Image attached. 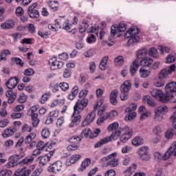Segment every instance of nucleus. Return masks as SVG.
Returning <instances> with one entry per match:
<instances>
[{"mask_svg": "<svg viewBox=\"0 0 176 176\" xmlns=\"http://www.w3.org/2000/svg\"><path fill=\"white\" fill-rule=\"evenodd\" d=\"M168 108L166 105H161L157 107L154 110L155 113V120L157 122H162L163 120V116L165 113H167Z\"/></svg>", "mask_w": 176, "mask_h": 176, "instance_id": "0eeeda50", "label": "nucleus"}, {"mask_svg": "<svg viewBox=\"0 0 176 176\" xmlns=\"http://www.w3.org/2000/svg\"><path fill=\"white\" fill-rule=\"evenodd\" d=\"M14 133H16V130H13L11 129H6V130H4V131L2 133V137H3V138H8L12 135H13V134H14Z\"/></svg>", "mask_w": 176, "mask_h": 176, "instance_id": "7c9ffc66", "label": "nucleus"}, {"mask_svg": "<svg viewBox=\"0 0 176 176\" xmlns=\"http://www.w3.org/2000/svg\"><path fill=\"white\" fill-rule=\"evenodd\" d=\"M170 122L172 123V127L176 129V116L175 114L170 117Z\"/></svg>", "mask_w": 176, "mask_h": 176, "instance_id": "338daca9", "label": "nucleus"}, {"mask_svg": "<svg viewBox=\"0 0 176 176\" xmlns=\"http://www.w3.org/2000/svg\"><path fill=\"white\" fill-rule=\"evenodd\" d=\"M107 118H116V116H118V111L116 110H113L111 111V113H106Z\"/></svg>", "mask_w": 176, "mask_h": 176, "instance_id": "13d9d810", "label": "nucleus"}, {"mask_svg": "<svg viewBox=\"0 0 176 176\" xmlns=\"http://www.w3.org/2000/svg\"><path fill=\"white\" fill-rule=\"evenodd\" d=\"M16 24V22L13 19H8L4 23L1 24L2 30H12Z\"/></svg>", "mask_w": 176, "mask_h": 176, "instance_id": "6ab92c4d", "label": "nucleus"}, {"mask_svg": "<svg viewBox=\"0 0 176 176\" xmlns=\"http://www.w3.org/2000/svg\"><path fill=\"white\" fill-rule=\"evenodd\" d=\"M153 63V59L151 58H149L148 56H146V58H144L140 61L135 60L130 67V72L131 76H134V74L138 71V68H140V65H142L143 67H149L152 63Z\"/></svg>", "mask_w": 176, "mask_h": 176, "instance_id": "f03ea898", "label": "nucleus"}, {"mask_svg": "<svg viewBox=\"0 0 176 176\" xmlns=\"http://www.w3.org/2000/svg\"><path fill=\"white\" fill-rule=\"evenodd\" d=\"M78 91H79V87L78 86H74L68 96L69 100H74L76 96H78Z\"/></svg>", "mask_w": 176, "mask_h": 176, "instance_id": "bb28decb", "label": "nucleus"}, {"mask_svg": "<svg viewBox=\"0 0 176 176\" xmlns=\"http://www.w3.org/2000/svg\"><path fill=\"white\" fill-rule=\"evenodd\" d=\"M152 97L158 98L161 102H168L170 101V97L163 94V92L160 89H153L150 91Z\"/></svg>", "mask_w": 176, "mask_h": 176, "instance_id": "423d86ee", "label": "nucleus"}, {"mask_svg": "<svg viewBox=\"0 0 176 176\" xmlns=\"http://www.w3.org/2000/svg\"><path fill=\"white\" fill-rule=\"evenodd\" d=\"M59 87L63 91H67V90H68V89H69V85H68V83L63 82H60L59 84Z\"/></svg>", "mask_w": 176, "mask_h": 176, "instance_id": "603ef678", "label": "nucleus"}, {"mask_svg": "<svg viewBox=\"0 0 176 176\" xmlns=\"http://www.w3.org/2000/svg\"><path fill=\"white\" fill-rule=\"evenodd\" d=\"M124 61V58L122 56H117L114 59V63L116 65H118V67H121V65H123Z\"/></svg>", "mask_w": 176, "mask_h": 176, "instance_id": "4c0bfd02", "label": "nucleus"}, {"mask_svg": "<svg viewBox=\"0 0 176 176\" xmlns=\"http://www.w3.org/2000/svg\"><path fill=\"white\" fill-rule=\"evenodd\" d=\"M80 137L82 138H91V129L90 128H86L80 134Z\"/></svg>", "mask_w": 176, "mask_h": 176, "instance_id": "a878e982", "label": "nucleus"}, {"mask_svg": "<svg viewBox=\"0 0 176 176\" xmlns=\"http://www.w3.org/2000/svg\"><path fill=\"white\" fill-rule=\"evenodd\" d=\"M15 14L16 16H21L24 14V10L21 7H17L15 10Z\"/></svg>", "mask_w": 176, "mask_h": 176, "instance_id": "69168bd1", "label": "nucleus"}, {"mask_svg": "<svg viewBox=\"0 0 176 176\" xmlns=\"http://www.w3.org/2000/svg\"><path fill=\"white\" fill-rule=\"evenodd\" d=\"M118 127L119 123L113 122L107 126V131H113V130H116V129H118Z\"/></svg>", "mask_w": 176, "mask_h": 176, "instance_id": "a19ab883", "label": "nucleus"}, {"mask_svg": "<svg viewBox=\"0 0 176 176\" xmlns=\"http://www.w3.org/2000/svg\"><path fill=\"white\" fill-rule=\"evenodd\" d=\"M38 6V3L32 4L28 9V14L31 19H38L39 11L35 10V8Z\"/></svg>", "mask_w": 176, "mask_h": 176, "instance_id": "ddd939ff", "label": "nucleus"}, {"mask_svg": "<svg viewBox=\"0 0 176 176\" xmlns=\"http://www.w3.org/2000/svg\"><path fill=\"white\" fill-rule=\"evenodd\" d=\"M118 94H119L118 89L111 91L110 94V103L112 105H116L118 104Z\"/></svg>", "mask_w": 176, "mask_h": 176, "instance_id": "4be33fe9", "label": "nucleus"}, {"mask_svg": "<svg viewBox=\"0 0 176 176\" xmlns=\"http://www.w3.org/2000/svg\"><path fill=\"white\" fill-rule=\"evenodd\" d=\"M86 41L87 43H94V42L97 41V38H96V36L94 34H91L87 36Z\"/></svg>", "mask_w": 176, "mask_h": 176, "instance_id": "37998d69", "label": "nucleus"}, {"mask_svg": "<svg viewBox=\"0 0 176 176\" xmlns=\"http://www.w3.org/2000/svg\"><path fill=\"white\" fill-rule=\"evenodd\" d=\"M116 172H115L114 170H109L106 172L104 174V176H116Z\"/></svg>", "mask_w": 176, "mask_h": 176, "instance_id": "774afa93", "label": "nucleus"}, {"mask_svg": "<svg viewBox=\"0 0 176 176\" xmlns=\"http://www.w3.org/2000/svg\"><path fill=\"white\" fill-rule=\"evenodd\" d=\"M28 31L30 34H34L35 32V25L32 23H29L28 25Z\"/></svg>", "mask_w": 176, "mask_h": 176, "instance_id": "680f3d73", "label": "nucleus"}, {"mask_svg": "<svg viewBox=\"0 0 176 176\" xmlns=\"http://www.w3.org/2000/svg\"><path fill=\"white\" fill-rule=\"evenodd\" d=\"M41 135L43 138H49V136L50 135V131H49V129H44L41 131Z\"/></svg>", "mask_w": 176, "mask_h": 176, "instance_id": "6e6d98bb", "label": "nucleus"}, {"mask_svg": "<svg viewBox=\"0 0 176 176\" xmlns=\"http://www.w3.org/2000/svg\"><path fill=\"white\" fill-rule=\"evenodd\" d=\"M12 175L10 170H2L0 171V176H10Z\"/></svg>", "mask_w": 176, "mask_h": 176, "instance_id": "052dcab7", "label": "nucleus"}, {"mask_svg": "<svg viewBox=\"0 0 176 176\" xmlns=\"http://www.w3.org/2000/svg\"><path fill=\"white\" fill-rule=\"evenodd\" d=\"M72 75V70L69 68H66L63 71V76L65 79H69Z\"/></svg>", "mask_w": 176, "mask_h": 176, "instance_id": "58836bf2", "label": "nucleus"}, {"mask_svg": "<svg viewBox=\"0 0 176 176\" xmlns=\"http://www.w3.org/2000/svg\"><path fill=\"white\" fill-rule=\"evenodd\" d=\"M174 71H175V65L174 64L170 66L169 69H162L158 74L160 81H157L155 83V87H162V86H164V84L166 83V80H164V79L167 78V75H168V74H171V72H174Z\"/></svg>", "mask_w": 176, "mask_h": 176, "instance_id": "7ed1b4c3", "label": "nucleus"}, {"mask_svg": "<svg viewBox=\"0 0 176 176\" xmlns=\"http://www.w3.org/2000/svg\"><path fill=\"white\" fill-rule=\"evenodd\" d=\"M36 137V133H30L25 140H23L25 144H30L27 148L28 149H32V148H34V146H36V141H32L34 138Z\"/></svg>", "mask_w": 176, "mask_h": 176, "instance_id": "9d476101", "label": "nucleus"}, {"mask_svg": "<svg viewBox=\"0 0 176 176\" xmlns=\"http://www.w3.org/2000/svg\"><path fill=\"white\" fill-rule=\"evenodd\" d=\"M19 83V78L17 77H11L6 82V85L8 89H14L16 86H17Z\"/></svg>", "mask_w": 176, "mask_h": 176, "instance_id": "a211bd4d", "label": "nucleus"}, {"mask_svg": "<svg viewBox=\"0 0 176 176\" xmlns=\"http://www.w3.org/2000/svg\"><path fill=\"white\" fill-rule=\"evenodd\" d=\"M39 160L40 164H42V166H45L47 162H50V160L49 159L48 156L47 155L44 156H40L38 157Z\"/></svg>", "mask_w": 176, "mask_h": 176, "instance_id": "e433bc0d", "label": "nucleus"}, {"mask_svg": "<svg viewBox=\"0 0 176 176\" xmlns=\"http://www.w3.org/2000/svg\"><path fill=\"white\" fill-rule=\"evenodd\" d=\"M80 141H82V138H80V136H76V135L72 136L68 140V142H69L70 144H74L75 145H78V144H79Z\"/></svg>", "mask_w": 176, "mask_h": 176, "instance_id": "2f4dec72", "label": "nucleus"}, {"mask_svg": "<svg viewBox=\"0 0 176 176\" xmlns=\"http://www.w3.org/2000/svg\"><path fill=\"white\" fill-rule=\"evenodd\" d=\"M118 33H119V31L118 30V28L115 25L111 26V32H110V35L111 38H113V36H115V35H116V34Z\"/></svg>", "mask_w": 176, "mask_h": 176, "instance_id": "864d4df0", "label": "nucleus"}, {"mask_svg": "<svg viewBox=\"0 0 176 176\" xmlns=\"http://www.w3.org/2000/svg\"><path fill=\"white\" fill-rule=\"evenodd\" d=\"M55 3L58 5V2L50 1H48L47 5L52 9V10H57V6H54Z\"/></svg>", "mask_w": 176, "mask_h": 176, "instance_id": "4d7b16f0", "label": "nucleus"}, {"mask_svg": "<svg viewBox=\"0 0 176 176\" xmlns=\"http://www.w3.org/2000/svg\"><path fill=\"white\" fill-rule=\"evenodd\" d=\"M12 60H14L15 64L16 65H19V67H23L24 66V62H23V60L19 57L12 58Z\"/></svg>", "mask_w": 176, "mask_h": 176, "instance_id": "de8ad7c7", "label": "nucleus"}, {"mask_svg": "<svg viewBox=\"0 0 176 176\" xmlns=\"http://www.w3.org/2000/svg\"><path fill=\"white\" fill-rule=\"evenodd\" d=\"M112 138H113V137H111L110 135L109 137H105L101 139L99 142L94 144V148H100V146H102V145L108 144V142H110V141H111Z\"/></svg>", "mask_w": 176, "mask_h": 176, "instance_id": "393cba45", "label": "nucleus"}, {"mask_svg": "<svg viewBox=\"0 0 176 176\" xmlns=\"http://www.w3.org/2000/svg\"><path fill=\"white\" fill-rule=\"evenodd\" d=\"M88 94H89V91L86 89H83L80 91V92L79 93L78 97L79 98H85Z\"/></svg>", "mask_w": 176, "mask_h": 176, "instance_id": "0e129e2a", "label": "nucleus"}, {"mask_svg": "<svg viewBox=\"0 0 176 176\" xmlns=\"http://www.w3.org/2000/svg\"><path fill=\"white\" fill-rule=\"evenodd\" d=\"M32 162H34V157L24 158L19 162V164H28V163H32Z\"/></svg>", "mask_w": 176, "mask_h": 176, "instance_id": "09e8293b", "label": "nucleus"}, {"mask_svg": "<svg viewBox=\"0 0 176 176\" xmlns=\"http://www.w3.org/2000/svg\"><path fill=\"white\" fill-rule=\"evenodd\" d=\"M50 97V92H47L44 94L41 97V100H40L41 104H45V102L47 101Z\"/></svg>", "mask_w": 176, "mask_h": 176, "instance_id": "a18cd8bd", "label": "nucleus"}, {"mask_svg": "<svg viewBox=\"0 0 176 176\" xmlns=\"http://www.w3.org/2000/svg\"><path fill=\"white\" fill-rule=\"evenodd\" d=\"M144 144V139L140 136L135 137L132 140V144L135 146H140V145H142Z\"/></svg>", "mask_w": 176, "mask_h": 176, "instance_id": "473e14b6", "label": "nucleus"}, {"mask_svg": "<svg viewBox=\"0 0 176 176\" xmlns=\"http://www.w3.org/2000/svg\"><path fill=\"white\" fill-rule=\"evenodd\" d=\"M25 101H27V96H25V94H21L18 98V102H19L20 104H24Z\"/></svg>", "mask_w": 176, "mask_h": 176, "instance_id": "5fc2aeb1", "label": "nucleus"}, {"mask_svg": "<svg viewBox=\"0 0 176 176\" xmlns=\"http://www.w3.org/2000/svg\"><path fill=\"white\" fill-rule=\"evenodd\" d=\"M78 113H73L74 118L72 120L71 123L69 125V127H74V126H77L80 123V120H82V116L80 115H78Z\"/></svg>", "mask_w": 176, "mask_h": 176, "instance_id": "5701e85b", "label": "nucleus"}, {"mask_svg": "<svg viewBox=\"0 0 176 176\" xmlns=\"http://www.w3.org/2000/svg\"><path fill=\"white\" fill-rule=\"evenodd\" d=\"M137 116V113L134 111L128 112V116L125 117V120H133Z\"/></svg>", "mask_w": 176, "mask_h": 176, "instance_id": "49530a36", "label": "nucleus"}, {"mask_svg": "<svg viewBox=\"0 0 176 176\" xmlns=\"http://www.w3.org/2000/svg\"><path fill=\"white\" fill-rule=\"evenodd\" d=\"M36 145V148H42V146H45V148H44V151H49L48 149H52V148H53V146H56V142H52L51 143H45L42 142V141H40L38 142Z\"/></svg>", "mask_w": 176, "mask_h": 176, "instance_id": "412c9836", "label": "nucleus"}, {"mask_svg": "<svg viewBox=\"0 0 176 176\" xmlns=\"http://www.w3.org/2000/svg\"><path fill=\"white\" fill-rule=\"evenodd\" d=\"M148 53V52L146 51V49H142V50H139L137 52H136V56H137V58L138 60H142L143 58H146V54Z\"/></svg>", "mask_w": 176, "mask_h": 176, "instance_id": "c85d7f7f", "label": "nucleus"}, {"mask_svg": "<svg viewBox=\"0 0 176 176\" xmlns=\"http://www.w3.org/2000/svg\"><path fill=\"white\" fill-rule=\"evenodd\" d=\"M131 89V82L130 80H126L120 85V98L122 101H126L129 100V91Z\"/></svg>", "mask_w": 176, "mask_h": 176, "instance_id": "39448f33", "label": "nucleus"}, {"mask_svg": "<svg viewBox=\"0 0 176 176\" xmlns=\"http://www.w3.org/2000/svg\"><path fill=\"white\" fill-rule=\"evenodd\" d=\"M22 131L23 132L28 131V133H31V131H32V126H29L28 124H25L22 126Z\"/></svg>", "mask_w": 176, "mask_h": 176, "instance_id": "e2e57ef3", "label": "nucleus"}, {"mask_svg": "<svg viewBox=\"0 0 176 176\" xmlns=\"http://www.w3.org/2000/svg\"><path fill=\"white\" fill-rule=\"evenodd\" d=\"M174 61H175V56L173 55H168L166 57V64H171V63H174Z\"/></svg>", "mask_w": 176, "mask_h": 176, "instance_id": "bf43d9fd", "label": "nucleus"}, {"mask_svg": "<svg viewBox=\"0 0 176 176\" xmlns=\"http://www.w3.org/2000/svg\"><path fill=\"white\" fill-rule=\"evenodd\" d=\"M61 167H63V162H61V161H57L51 164L47 170L50 173H54L56 174V173H58V171L61 170Z\"/></svg>", "mask_w": 176, "mask_h": 176, "instance_id": "2eb2a0df", "label": "nucleus"}, {"mask_svg": "<svg viewBox=\"0 0 176 176\" xmlns=\"http://www.w3.org/2000/svg\"><path fill=\"white\" fill-rule=\"evenodd\" d=\"M34 74H35V72L32 68L26 69L23 72V75L25 76H32Z\"/></svg>", "mask_w": 176, "mask_h": 176, "instance_id": "3c124183", "label": "nucleus"}, {"mask_svg": "<svg viewBox=\"0 0 176 176\" xmlns=\"http://www.w3.org/2000/svg\"><path fill=\"white\" fill-rule=\"evenodd\" d=\"M165 91L167 97H169V100H171L173 102H176V82H170L165 86Z\"/></svg>", "mask_w": 176, "mask_h": 176, "instance_id": "20e7f679", "label": "nucleus"}, {"mask_svg": "<svg viewBox=\"0 0 176 176\" xmlns=\"http://www.w3.org/2000/svg\"><path fill=\"white\" fill-rule=\"evenodd\" d=\"M148 56L153 58L157 57V50H156L155 47L150 48L148 51Z\"/></svg>", "mask_w": 176, "mask_h": 176, "instance_id": "c03bdc74", "label": "nucleus"}, {"mask_svg": "<svg viewBox=\"0 0 176 176\" xmlns=\"http://www.w3.org/2000/svg\"><path fill=\"white\" fill-rule=\"evenodd\" d=\"M49 63H51V69H60V68H63V65H64V63L61 61H58L57 60H55L53 61V59H51Z\"/></svg>", "mask_w": 176, "mask_h": 176, "instance_id": "b1692460", "label": "nucleus"}, {"mask_svg": "<svg viewBox=\"0 0 176 176\" xmlns=\"http://www.w3.org/2000/svg\"><path fill=\"white\" fill-rule=\"evenodd\" d=\"M91 164V160L89 158L85 159L81 164L80 168H78V171H83L86 167H88Z\"/></svg>", "mask_w": 176, "mask_h": 176, "instance_id": "c756f323", "label": "nucleus"}, {"mask_svg": "<svg viewBox=\"0 0 176 176\" xmlns=\"http://www.w3.org/2000/svg\"><path fill=\"white\" fill-rule=\"evenodd\" d=\"M95 118H96V113H94L93 111L89 113L82 123V127H85V126H89L90 123H92Z\"/></svg>", "mask_w": 176, "mask_h": 176, "instance_id": "f3484780", "label": "nucleus"}, {"mask_svg": "<svg viewBox=\"0 0 176 176\" xmlns=\"http://www.w3.org/2000/svg\"><path fill=\"white\" fill-rule=\"evenodd\" d=\"M23 157H24V155H14L12 156H10L9 157V162L7 164L8 167L9 168H12V167L18 166L19 161L20 160V159H23Z\"/></svg>", "mask_w": 176, "mask_h": 176, "instance_id": "f8f14e48", "label": "nucleus"}, {"mask_svg": "<svg viewBox=\"0 0 176 176\" xmlns=\"http://www.w3.org/2000/svg\"><path fill=\"white\" fill-rule=\"evenodd\" d=\"M144 101H146V102L150 107H155V105H156V103L155 102V100H153V99H152L150 96L144 97Z\"/></svg>", "mask_w": 176, "mask_h": 176, "instance_id": "79ce46f5", "label": "nucleus"}, {"mask_svg": "<svg viewBox=\"0 0 176 176\" xmlns=\"http://www.w3.org/2000/svg\"><path fill=\"white\" fill-rule=\"evenodd\" d=\"M138 34H140V30L138 28H129L124 35V37L126 39H129L127 42L128 46H134V45H137L140 41V36H138Z\"/></svg>", "mask_w": 176, "mask_h": 176, "instance_id": "f257e3e1", "label": "nucleus"}, {"mask_svg": "<svg viewBox=\"0 0 176 176\" xmlns=\"http://www.w3.org/2000/svg\"><path fill=\"white\" fill-rule=\"evenodd\" d=\"M137 170V164H132V166L127 168L126 170L124 171V174H127V175H131L134 171Z\"/></svg>", "mask_w": 176, "mask_h": 176, "instance_id": "72a5a7b5", "label": "nucleus"}, {"mask_svg": "<svg viewBox=\"0 0 176 176\" xmlns=\"http://www.w3.org/2000/svg\"><path fill=\"white\" fill-rule=\"evenodd\" d=\"M175 149L176 141L171 144L168 151L164 153V156L162 157V160H167L168 159H170V157H171V155L175 152Z\"/></svg>", "mask_w": 176, "mask_h": 176, "instance_id": "dca6fc26", "label": "nucleus"}, {"mask_svg": "<svg viewBox=\"0 0 176 176\" xmlns=\"http://www.w3.org/2000/svg\"><path fill=\"white\" fill-rule=\"evenodd\" d=\"M125 133L120 138L121 142L124 144L130 140L131 137H133V129H129V126H125L124 129Z\"/></svg>", "mask_w": 176, "mask_h": 176, "instance_id": "4468645a", "label": "nucleus"}, {"mask_svg": "<svg viewBox=\"0 0 176 176\" xmlns=\"http://www.w3.org/2000/svg\"><path fill=\"white\" fill-rule=\"evenodd\" d=\"M139 74L140 76V78H148V76H151V70L149 69H146L144 67H141L139 70Z\"/></svg>", "mask_w": 176, "mask_h": 176, "instance_id": "cd10ccee", "label": "nucleus"}, {"mask_svg": "<svg viewBox=\"0 0 176 176\" xmlns=\"http://www.w3.org/2000/svg\"><path fill=\"white\" fill-rule=\"evenodd\" d=\"M80 157H82L80 155H74L69 159L67 160V163H71V164H74V163H76V162H78Z\"/></svg>", "mask_w": 176, "mask_h": 176, "instance_id": "f704fd0d", "label": "nucleus"}, {"mask_svg": "<svg viewBox=\"0 0 176 176\" xmlns=\"http://www.w3.org/2000/svg\"><path fill=\"white\" fill-rule=\"evenodd\" d=\"M107 63H108V56H104L99 65V68L100 69H101V71L105 70V68H107Z\"/></svg>", "mask_w": 176, "mask_h": 176, "instance_id": "c9c22d12", "label": "nucleus"}, {"mask_svg": "<svg viewBox=\"0 0 176 176\" xmlns=\"http://www.w3.org/2000/svg\"><path fill=\"white\" fill-rule=\"evenodd\" d=\"M31 173H32L31 169H28L25 167H23L21 169H17L14 172V175H16V176H30Z\"/></svg>", "mask_w": 176, "mask_h": 176, "instance_id": "aec40b11", "label": "nucleus"}, {"mask_svg": "<svg viewBox=\"0 0 176 176\" xmlns=\"http://www.w3.org/2000/svg\"><path fill=\"white\" fill-rule=\"evenodd\" d=\"M117 30L118 32H124L126 31V24L123 23H120L119 25L117 26Z\"/></svg>", "mask_w": 176, "mask_h": 176, "instance_id": "8fccbe9b", "label": "nucleus"}, {"mask_svg": "<svg viewBox=\"0 0 176 176\" xmlns=\"http://www.w3.org/2000/svg\"><path fill=\"white\" fill-rule=\"evenodd\" d=\"M118 165L119 161L116 158L111 159V160L107 163V166H109V167H118Z\"/></svg>", "mask_w": 176, "mask_h": 176, "instance_id": "ea45409f", "label": "nucleus"}, {"mask_svg": "<svg viewBox=\"0 0 176 176\" xmlns=\"http://www.w3.org/2000/svg\"><path fill=\"white\" fill-rule=\"evenodd\" d=\"M88 104L89 100H87V98L79 99L74 107V115H75V113H79V110L80 111L83 110L84 108L87 107Z\"/></svg>", "mask_w": 176, "mask_h": 176, "instance_id": "1a4fd4ad", "label": "nucleus"}, {"mask_svg": "<svg viewBox=\"0 0 176 176\" xmlns=\"http://www.w3.org/2000/svg\"><path fill=\"white\" fill-rule=\"evenodd\" d=\"M31 113L30 116L32 118V124L33 127H38V124H39V118H38V113H36V111H38V108L36 106H33L30 108Z\"/></svg>", "mask_w": 176, "mask_h": 176, "instance_id": "9b49d317", "label": "nucleus"}, {"mask_svg": "<svg viewBox=\"0 0 176 176\" xmlns=\"http://www.w3.org/2000/svg\"><path fill=\"white\" fill-rule=\"evenodd\" d=\"M137 153L139 159L142 162H148L151 160V155H149V148L148 146H142L138 148Z\"/></svg>", "mask_w": 176, "mask_h": 176, "instance_id": "6e6552de", "label": "nucleus"}]
</instances>
